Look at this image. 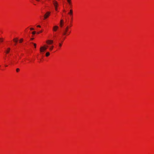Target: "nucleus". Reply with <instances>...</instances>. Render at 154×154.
I'll list each match as a JSON object with an SVG mask.
<instances>
[{
    "instance_id": "f257e3e1",
    "label": "nucleus",
    "mask_w": 154,
    "mask_h": 154,
    "mask_svg": "<svg viewBox=\"0 0 154 154\" xmlns=\"http://www.w3.org/2000/svg\"><path fill=\"white\" fill-rule=\"evenodd\" d=\"M69 26H67L65 29L64 30L63 34V35H69L71 33V31L69 30Z\"/></svg>"
},
{
    "instance_id": "f03ea898",
    "label": "nucleus",
    "mask_w": 154,
    "mask_h": 154,
    "mask_svg": "<svg viewBox=\"0 0 154 154\" xmlns=\"http://www.w3.org/2000/svg\"><path fill=\"white\" fill-rule=\"evenodd\" d=\"M53 3L54 6L55 11H57V8L59 6L58 2L56 0H53Z\"/></svg>"
},
{
    "instance_id": "7ed1b4c3",
    "label": "nucleus",
    "mask_w": 154,
    "mask_h": 154,
    "mask_svg": "<svg viewBox=\"0 0 154 154\" xmlns=\"http://www.w3.org/2000/svg\"><path fill=\"white\" fill-rule=\"evenodd\" d=\"M51 12L50 11H47L44 16V20H45L49 17L51 15Z\"/></svg>"
},
{
    "instance_id": "20e7f679",
    "label": "nucleus",
    "mask_w": 154,
    "mask_h": 154,
    "mask_svg": "<svg viewBox=\"0 0 154 154\" xmlns=\"http://www.w3.org/2000/svg\"><path fill=\"white\" fill-rule=\"evenodd\" d=\"M48 46H44L41 47L40 48V52H44L48 48Z\"/></svg>"
},
{
    "instance_id": "39448f33",
    "label": "nucleus",
    "mask_w": 154,
    "mask_h": 154,
    "mask_svg": "<svg viewBox=\"0 0 154 154\" xmlns=\"http://www.w3.org/2000/svg\"><path fill=\"white\" fill-rule=\"evenodd\" d=\"M53 41L51 40H47L46 42L48 45H51L53 44Z\"/></svg>"
},
{
    "instance_id": "423d86ee",
    "label": "nucleus",
    "mask_w": 154,
    "mask_h": 154,
    "mask_svg": "<svg viewBox=\"0 0 154 154\" xmlns=\"http://www.w3.org/2000/svg\"><path fill=\"white\" fill-rule=\"evenodd\" d=\"M11 50V48H8L5 51V53L6 54H8L9 53Z\"/></svg>"
},
{
    "instance_id": "0eeeda50",
    "label": "nucleus",
    "mask_w": 154,
    "mask_h": 154,
    "mask_svg": "<svg viewBox=\"0 0 154 154\" xmlns=\"http://www.w3.org/2000/svg\"><path fill=\"white\" fill-rule=\"evenodd\" d=\"M18 40V38H15L13 39V41L15 43V44L14 45L15 46H16L17 45Z\"/></svg>"
},
{
    "instance_id": "6e6552de",
    "label": "nucleus",
    "mask_w": 154,
    "mask_h": 154,
    "mask_svg": "<svg viewBox=\"0 0 154 154\" xmlns=\"http://www.w3.org/2000/svg\"><path fill=\"white\" fill-rule=\"evenodd\" d=\"M58 28V26H55L53 27V30L54 32H56Z\"/></svg>"
},
{
    "instance_id": "1a4fd4ad",
    "label": "nucleus",
    "mask_w": 154,
    "mask_h": 154,
    "mask_svg": "<svg viewBox=\"0 0 154 154\" xmlns=\"http://www.w3.org/2000/svg\"><path fill=\"white\" fill-rule=\"evenodd\" d=\"M64 21L63 19H61L60 22V27H62L63 26Z\"/></svg>"
},
{
    "instance_id": "9d476101",
    "label": "nucleus",
    "mask_w": 154,
    "mask_h": 154,
    "mask_svg": "<svg viewBox=\"0 0 154 154\" xmlns=\"http://www.w3.org/2000/svg\"><path fill=\"white\" fill-rule=\"evenodd\" d=\"M68 14L70 15L72 17H73V10L72 9H71L70 10L69 12L68 13Z\"/></svg>"
},
{
    "instance_id": "9b49d317",
    "label": "nucleus",
    "mask_w": 154,
    "mask_h": 154,
    "mask_svg": "<svg viewBox=\"0 0 154 154\" xmlns=\"http://www.w3.org/2000/svg\"><path fill=\"white\" fill-rule=\"evenodd\" d=\"M65 38H63V41H62L59 44V49H60V48H61L63 44V42L65 40Z\"/></svg>"
},
{
    "instance_id": "f8f14e48",
    "label": "nucleus",
    "mask_w": 154,
    "mask_h": 154,
    "mask_svg": "<svg viewBox=\"0 0 154 154\" xmlns=\"http://www.w3.org/2000/svg\"><path fill=\"white\" fill-rule=\"evenodd\" d=\"M66 1L69 5L72 3V0H66Z\"/></svg>"
},
{
    "instance_id": "ddd939ff",
    "label": "nucleus",
    "mask_w": 154,
    "mask_h": 154,
    "mask_svg": "<svg viewBox=\"0 0 154 154\" xmlns=\"http://www.w3.org/2000/svg\"><path fill=\"white\" fill-rule=\"evenodd\" d=\"M50 55V53L49 52H47L45 54V56L46 57H48Z\"/></svg>"
},
{
    "instance_id": "4468645a",
    "label": "nucleus",
    "mask_w": 154,
    "mask_h": 154,
    "mask_svg": "<svg viewBox=\"0 0 154 154\" xmlns=\"http://www.w3.org/2000/svg\"><path fill=\"white\" fill-rule=\"evenodd\" d=\"M54 48V46H52L50 48H49V50L50 51H52Z\"/></svg>"
},
{
    "instance_id": "2eb2a0df",
    "label": "nucleus",
    "mask_w": 154,
    "mask_h": 154,
    "mask_svg": "<svg viewBox=\"0 0 154 154\" xmlns=\"http://www.w3.org/2000/svg\"><path fill=\"white\" fill-rule=\"evenodd\" d=\"M23 41V38H21L19 40V43H22Z\"/></svg>"
},
{
    "instance_id": "dca6fc26",
    "label": "nucleus",
    "mask_w": 154,
    "mask_h": 154,
    "mask_svg": "<svg viewBox=\"0 0 154 154\" xmlns=\"http://www.w3.org/2000/svg\"><path fill=\"white\" fill-rule=\"evenodd\" d=\"M42 32H43V31H42V30H41V31H39V32H36V34H38H38H40V33H42Z\"/></svg>"
},
{
    "instance_id": "f3484780",
    "label": "nucleus",
    "mask_w": 154,
    "mask_h": 154,
    "mask_svg": "<svg viewBox=\"0 0 154 154\" xmlns=\"http://www.w3.org/2000/svg\"><path fill=\"white\" fill-rule=\"evenodd\" d=\"M4 41V38H0V42H2Z\"/></svg>"
},
{
    "instance_id": "a211bd4d",
    "label": "nucleus",
    "mask_w": 154,
    "mask_h": 154,
    "mask_svg": "<svg viewBox=\"0 0 154 154\" xmlns=\"http://www.w3.org/2000/svg\"><path fill=\"white\" fill-rule=\"evenodd\" d=\"M69 5V6H70V8H72V3Z\"/></svg>"
},
{
    "instance_id": "6ab92c4d",
    "label": "nucleus",
    "mask_w": 154,
    "mask_h": 154,
    "mask_svg": "<svg viewBox=\"0 0 154 154\" xmlns=\"http://www.w3.org/2000/svg\"><path fill=\"white\" fill-rule=\"evenodd\" d=\"M20 71V69L19 68H17L16 69V71L17 72H19Z\"/></svg>"
},
{
    "instance_id": "aec40b11",
    "label": "nucleus",
    "mask_w": 154,
    "mask_h": 154,
    "mask_svg": "<svg viewBox=\"0 0 154 154\" xmlns=\"http://www.w3.org/2000/svg\"><path fill=\"white\" fill-rule=\"evenodd\" d=\"M32 43L34 45V47H35V48H36V44L34 43Z\"/></svg>"
},
{
    "instance_id": "412c9836",
    "label": "nucleus",
    "mask_w": 154,
    "mask_h": 154,
    "mask_svg": "<svg viewBox=\"0 0 154 154\" xmlns=\"http://www.w3.org/2000/svg\"><path fill=\"white\" fill-rule=\"evenodd\" d=\"M73 20V17H72L71 18V23H72V22Z\"/></svg>"
},
{
    "instance_id": "4be33fe9",
    "label": "nucleus",
    "mask_w": 154,
    "mask_h": 154,
    "mask_svg": "<svg viewBox=\"0 0 154 154\" xmlns=\"http://www.w3.org/2000/svg\"><path fill=\"white\" fill-rule=\"evenodd\" d=\"M36 33V32L35 31H34L32 32V34L33 35H35Z\"/></svg>"
},
{
    "instance_id": "5701e85b",
    "label": "nucleus",
    "mask_w": 154,
    "mask_h": 154,
    "mask_svg": "<svg viewBox=\"0 0 154 154\" xmlns=\"http://www.w3.org/2000/svg\"><path fill=\"white\" fill-rule=\"evenodd\" d=\"M72 23H70V26H69V29L70 28V27H72Z\"/></svg>"
},
{
    "instance_id": "b1692460",
    "label": "nucleus",
    "mask_w": 154,
    "mask_h": 154,
    "mask_svg": "<svg viewBox=\"0 0 154 154\" xmlns=\"http://www.w3.org/2000/svg\"><path fill=\"white\" fill-rule=\"evenodd\" d=\"M30 29V30H34V29L33 28H31Z\"/></svg>"
},
{
    "instance_id": "393cba45",
    "label": "nucleus",
    "mask_w": 154,
    "mask_h": 154,
    "mask_svg": "<svg viewBox=\"0 0 154 154\" xmlns=\"http://www.w3.org/2000/svg\"><path fill=\"white\" fill-rule=\"evenodd\" d=\"M37 27L41 28V26L40 25H38L37 26Z\"/></svg>"
},
{
    "instance_id": "a878e982",
    "label": "nucleus",
    "mask_w": 154,
    "mask_h": 154,
    "mask_svg": "<svg viewBox=\"0 0 154 154\" xmlns=\"http://www.w3.org/2000/svg\"><path fill=\"white\" fill-rule=\"evenodd\" d=\"M34 39V38H30V40H33V39Z\"/></svg>"
},
{
    "instance_id": "bb28decb",
    "label": "nucleus",
    "mask_w": 154,
    "mask_h": 154,
    "mask_svg": "<svg viewBox=\"0 0 154 154\" xmlns=\"http://www.w3.org/2000/svg\"><path fill=\"white\" fill-rule=\"evenodd\" d=\"M36 1H37V2H39L40 1V0H35Z\"/></svg>"
},
{
    "instance_id": "cd10ccee",
    "label": "nucleus",
    "mask_w": 154,
    "mask_h": 154,
    "mask_svg": "<svg viewBox=\"0 0 154 154\" xmlns=\"http://www.w3.org/2000/svg\"><path fill=\"white\" fill-rule=\"evenodd\" d=\"M8 66V65H5V66L6 67H7Z\"/></svg>"
}]
</instances>
